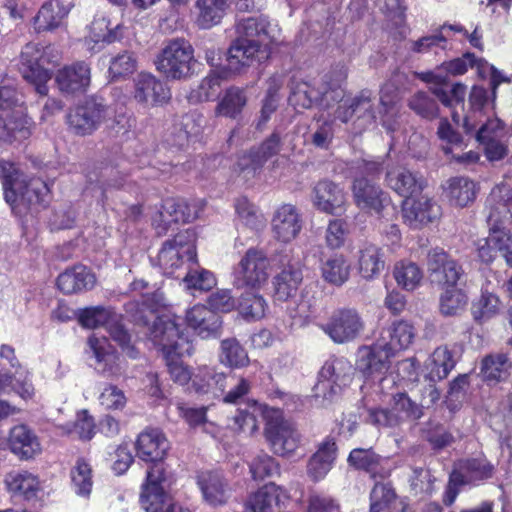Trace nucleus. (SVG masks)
<instances>
[{
    "instance_id": "obj_1",
    "label": "nucleus",
    "mask_w": 512,
    "mask_h": 512,
    "mask_svg": "<svg viewBox=\"0 0 512 512\" xmlns=\"http://www.w3.org/2000/svg\"><path fill=\"white\" fill-rule=\"evenodd\" d=\"M269 21L265 16L239 19L235 24L236 38L227 57V69L239 73L243 67L254 62L261 63L269 58L270 52L265 39L268 37Z\"/></svg>"
},
{
    "instance_id": "obj_2",
    "label": "nucleus",
    "mask_w": 512,
    "mask_h": 512,
    "mask_svg": "<svg viewBox=\"0 0 512 512\" xmlns=\"http://www.w3.org/2000/svg\"><path fill=\"white\" fill-rule=\"evenodd\" d=\"M226 382L225 389L221 395L223 402L236 405L245 404V407L238 408L233 416V428L253 434L258 430V416L264 414V408L255 400L245 402L252 389L251 380L229 371L227 372Z\"/></svg>"
},
{
    "instance_id": "obj_3",
    "label": "nucleus",
    "mask_w": 512,
    "mask_h": 512,
    "mask_svg": "<svg viewBox=\"0 0 512 512\" xmlns=\"http://www.w3.org/2000/svg\"><path fill=\"white\" fill-rule=\"evenodd\" d=\"M59 60L60 53L56 47L28 43L21 52L19 69L23 78L35 87L36 92L45 96L48 93L47 82L52 76L48 66H54Z\"/></svg>"
},
{
    "instance_id": "obj_4",
    "label": "nucleus",
    "mask_w": 512,
    "mask_h": 512,
    "mask_svg": "<svg viewBox=\"0 0 512 512\" xmlns=\"http://www.w3.org/2000/svg\"><path fill=\"white\" fill-rule=\"evenodd\" d=\"M3 189L5 201L17 214L37 213L49 203V187L40 178L24 181L7 175Z\"/></svg>"
},
{
    "instance_id": "obj_5",
    "label": "nucleus",
    "mask_w": 512,
    "mask_h": 512,
    "mask_svg": "<svg viewBox=\"0 0 512 512\" xmlns=\"http://www.w3.org/2000/svg\"><path fill=\"white\" fill-rule=\"evenodd\" d=\"M196 63L194 48L185 38L167 40L155 59L157 71L171 80L191 77Z\"/></svg>"
},
{
    "instance_id": "obj_6",
    "label": "nucleus",
    "mask_w": 512,
    "mask_h": 512,
    "mask_svg": "<svg viewBox=\"0 0 512 512\" xmlns=\"http://www.w3.org/2000/svg\"><path fill=\"white\" fill-rule=\"evenodd\" d=\"M177 320L174 315L161 314L144 331L148 339L161 350L164 358L191 355L194 351L192 342L180 328Z\"/></svg>"
},
{
    "instance_id": "obj_7",
    "label": "nucleus",
    "mask_w": 512,
    "mask_h": 512,
    "mask_svg": "<svg viewBox=\"0 0 512 512\" xmlns=\"http://www.w3.org/2000/svg\"><path fill=\"white\" fill-rule=\"evenodd\" d=\"M353 372L354 367L346 358L330 357L318 373V381L313 387V397L319 400L321 405L330 403L343 387L351 383Z\"/></svg>"
},
{
    "instance_id": "obj_8",
    "label": "nucleus",
    "mask_w": 512,
    "mask_h": 512,
    "mask_svg": "<svg viewBox=\"0 0 512 512\" xmlns=\"http://www.w3.org/2000/svg\"><path fill=\"white\" fill-rule=\"evenodd\" d=\"M423 415V404L412 400L406 392H398L392 395L390 407L369 409L367 421L377 427L398 428L421 419Z\"/></svg>"
},
{
    "instance_id": "obj_9",
    "label": "nucleus",
    "mask_w": 512,
    "mask_h": 512,
    "mask_svg": "<svg viewBox=\"0 0 512 512\" xmlns=\"http://www.w3.org/2000/svg\"><path fill=\"white\" fill-rule=\"evenodd\" d=\"M265 438L274 454L288 457L295 453L301 442V435L296 427L286 420L280 411H265Z\"/></svg>"
},
{
    "instance_id": "obj_10",
    "label": "nucleus",
    "mask_w": 512,
    "mask_h": 512,
    "mask_svg": "<svg viewBox=\"0 0 512 512\" xmlns=\"http://www.w3.org/2000/svg\"><path fill=\"white\" fill-rule=\"evenodd\" d=\"M195 241L194 231L186 229L163 243L157 260L165 275L173 276L185 261L196 262Z\"/></svg>"
},
{
    "instance_id": "obj_11",
    "label": "nucleus",
    "mask_w": 512,
    "mask_h": 512,
    "mask_svg": "<svg viewBox=\"0 0 512 512\" xmlns=\"http://www.w3.org/2000/svg\"><path fill=\"white\" fill-rule=\"evenodd\" d=\"M109 108L102 98L90 97L66 116L69 130L78 136L91 135L106 120Z\"/></svg>"
},
{
    "instance_id": "obj_12",
    "label": "nucleus",
    "mask_w": 512,
    "mask_h": 512,
    "mask_svg": "<svg viewBox=\"0 0 512 512\" xmlns=\"http://www.w3.org/2000/svg\"><path fill=\"white\" fill-rule=\"evenodd\" d=\"M269 266L263 251L249 248L233 269V285L238 289L260 288L268 280Z\"/></svg>"
},
{
    "instance_id": "obj_13",
    "label": "nucleus",
    "mask_w": 512,
    "mask_h": 512,
    "mask_svg": "<svg viewBox=\"0 0 512 512\" xmlns=\"http://www.w3.org/2000/svg\"><path fill=\"white\" fill-rule=\"evenodd\" d=\"M365 327L359 312L354 308L335 310L327 323L320 328L336 344H345L357 339Z\"/></svg>"
},
{
    "instance_id": "obj_14",
    "label": "nucleus",
    "mask_w": 512,
    "mask_h": 512,
    "mask_svg": "<svg viewBox=\"0 0 512 512\" xmlns=\"http://www.w3.org/2000/svg\"><path fill=\"white\" fill-rule=\"evenodd\" d=\"M201 210L197 203L190 204L183 198H167L152 218L158 236L166 235L172 224L194 221Z\"/></svg>"
},
{
    "instance_id": "obj_15",
    "label": "nucleus",
    "mask_w": 512,
    "mask_h": 512,
    "mask_svg": "<svg viewBox=\"0 0 512 512\" xmlns=\"http://www.w3.org/2000/svg\"><path fill=\"white\" fill-rule=\"evenodd\" d=\"M426 264L431 281L438 285L454 288L466 280L462 266L441 248L428 252Z\"/></svg>"
},
{
    "instance_id": "obj_16",
    "label": "nucleus",
    "mask_w": 512,
    "mask_h": 512,
    "mask_svg": "<svg viewBox=\"0 0 512 512\" xmlns=\"http://www.w3.org/2000/svg\"><path fill=\"white\" fill-rule=\"evenodd\" d=\"M168 476L166 467L157 465L147 471L146 482L142 485L140 503L146 512H164L172 502V498L166 492Z\"/></svg>"
},
{
    "instance_id": "obj_17",
    "label": "nucleus",
    "mask_w": 512,
    "mask_h": 512,
    "mask_svg": "<svg viewBox=\"0 0 512 512\" xmlns=\"http://www.w3.org/2000/svg\"><path fill=\"white\" fill-rule=\"evenodd\" d=\"M87 345V353L94 360L91 366L99 375L114 380L122 374L119 356L107 338L91 336Z\"/></svg>"
},
{
    "instance_id": "obj_18",
    "label": "nucleus",
    "mask_w": 512,
    "mask_h": 512,
    "mask_svg": "<svg viewBox=\"0 0 512 512\" xmlns=\"http://www.w3.org/2000/svg\"><path fill=\"white\" fill-rule=\"evenodd\" d=\"M356 206L362 210L375 213L382 217L383 211L390 206V198L372 180L364 176H356L351 186Z\"/></svg>"
},
{
    "instance_id": "obj_19",
    "label": "nucleus",
    "mask_w": 512,
    "mask_h": 512,
    "mask_svg": "<svg viewBox=\"0 0 512 512\" xmlns=\"http://www.w3.org/2000/svg\"><path fill=\"white\" fill-rule=\"evenodd\" d=\"M347 463L354 470L365 472L374 480H385L392 472L390 459L378 454L372 447L352 449Z\"/></svg>"
},
{
    "instance_id": "obj_20",
    "label": "nucleus",
    "mask_w": 512,
    "mask_h": 512,
    "mask_svg": "<svg viewBox=\"0 0 512 512\" xmlns=\"http://www.w3.org/2000/svg\"><path fill=\"white\" fill-rule=\"evenodd\" d=\"M336 117L343 123L349 122L353 117L360 121L363 127L369 126L376 120L374 110V96L372 91L361 90L354 97L345 100L336 110Z\"/></svg>"
},
{
    "instance_id": "obj_21",
    "label": "nucleus",
    "mask_w": 512,
    "mask_h": 512,
    "mask_svg": "<svg viewBox=\"0 0 512 512\" xmlns=\"http://www.w3.org/2000/svg\"><path fill=\"white\" fill-rule=\"evenodd\" d=\"M137 456L152 464L150 468L164 465V459L170 448L169 441L159 429H145L138 435L135 444Z\"/></svg>"
},
{
    "instance_id": "obj_22",
    "label": "nucleus",
    "mask_w": 512,
    "mask_h": 512,
    "mask_svg": "<svg viewBox=\"0 0 512 512\" xmlns=\"http://www.w3.org/2000/svg\"><path fill=\"white\" fill-rule=\"evenodd\" d=\"M163 305V293L155 291L150 294H142L139 299L127 302L124 305V310L134 325L144 328L146 331L153 320L160 316L159 309Z\"/></svg>"
},
{
    "instance_id": "obj_23",
    "label": "nucleus",
    "mask_w": 512,
    "mask_h": 512,
    "mask_svg": "<svg viewBox=\"0 0 512 512\" xmlns=\"http://www.w3.org/2000/svg\"><path fill=\"white\" fill-rule=\"evenodd\" d=\"M134 97L140 103L155 106L168 102L171 92L156 76L141 72L134 79Z\"/></svg>"
},
{
    "instance_id": "obj_24",
    "label": "nucleus",
    "mask_w": 512,
    "mask_h": 512,
    "mask_svg": "<svg viewBox=\"0 0 512 512\" xmlns=\"http://www.w3.org/2000/svg\"><path fill=\"white\" fill-rule=\"evenodd\" d=\"M421 79L432 84V94L446 107H452L454 103H463L466 95V85L455 83L449 86L447 75H444L441 66L435 71L422 73Z\"/></svg>"
},
{
    "instance_id": "obj_25",
    "label": "nucleus",
    "mask_w": 512,
    "mask_h": 512,
    "mask_svg": "<svg viewBox=\"0 0 512 512\" xmlns=\"http://www.w3.org/2000/svg\"><path fill=\"white\" fill-rule=\"evenodd\" d=\"M385 347V344L377 340L373 345L364 346L358 350L356 369L364 377L382 374L389 369L390 359L394 356Z\"/></svg>"
},
{
    "instance_id": "obj_26",
    "label": "nucleus",
    "mask_w": 512,
    "mask_h": 512,
    "mask_svg": "<svg viewBox=\"0 0 512 512\" xmlns=\"http://www.w3.org/2000/svg\"><path fill=\"white\" fill-rule=\"evenodd\" d=\"M440 206L432 199H405L402 204V216L411 228L419 229L439 218Z\"/></svg>"
},
{
    "instance_id": "obj_27",
    "label": "nucleus",
    "mask_w": 512,
    "mask_h": 512,
    "mask_svg": "<svg viewBox=\"0 0 512 512\" xmlns=\"http://www.w3.org/2000/svg\"><path fill=\"white\" fill-rule=\"evenodd\" d=\"M187 325L201 338H218L222 334L220 315L204 305H195L186 312Z\"/></svg>"
},
{
    "instance_id": "obj_28",
    "label": "nucleus",
    "mask_w": 512,
    "mask_h": 512,
    "mask_svg": "<svg viewBox=\"0 0 512 512\" xmlns=\"http://www.w3.org/2000/svg\"><path fill=\"white\" fill-rule=\"evenodd\" d=\"M8 446L21 460H30L41 453V444L35 432L25 424L10 429Z\"/></svg>"
},
{
    "instance_id": "obj_29",
    "label": "nucleus",
    "mask_w": 512,
    "mask_h": 512,
    "mask_svg": "<svg viewBox=\"0 0 512 512\" xmlns=\"http://www.w3.org/2000/svg\"><path fill=\"white\" fill-rule=\"evenodd\" d=\"M302 228V220L295 206L283 204L272 219V229L275 237L282 242L293 240Z\"/></svg>"
},
{
    "instance_id": "obj_30",
    "label": "nucleus",
    "mask_w": 512,
    "mask_h": 512,
    "mask_svg": "<svg viewBox=\"0 0 512 512\" xmlns=\"http://www.w3.org/2000/svg\"><path fill=\"white\" fill-rule=\"evenodd\" d=\"M314 205L321 211L334 214L341 209L346 202L344 189L330 180L317 182L313 189Z\"/></svg>"
},
{
    "instance_id": "obj_31",
    "label": "nucleus",
    "mask_w": 512,
    "mask_h": 512,
    "mask_svg": "<svg viewBox=\"0 0 512 512\" xmlns=\"http://www.w3.org/2000/svg\"><path fill=\"white\" fill-rule=\"evenodd\" d=\"M386 182L391 189L405 199H412L411 197L420 193L424 187L422 177L404 167H395L387 171Z\"/></svg>"
},
{
    "instance_id": "obj_32",
    "label": "nucleus",
    "mask_w": 512,
    "mask_h": 512,
    "mask_svg": "<svg viewBox=\"0 0 512 512\" xmlns=\"http://www.w3.org/2000/svg\"><path fill=\"white\" fill-rule=\"evenodd\" d=\"M487 221L506 223L512 219V188L506 184L495 186L487 199Z\"/></svg>"
},
{
    "instance_id": "obj_33",
    "label": "nucleus",
    "mask_w": 512,
    "mask_h": 512,
    "mask_svg": "<svg viewBox=\"0 0 512 512\" xmlns=\"http://www.w3.org/2000/svg\"><path fill=\"white\" fill-rule=\"evenodd\" d=\"M56 83L65 93L84 91L90 84V67L84 62L66 66L58 71Z\"/></svg>"
},
{
    "instance_id": "obj_34",
    "label": "nucleus",
    "mask_w": 512,
    "mask_h": 512,
    "mask_svg": "<svg viewBox=\"0 0 512 512\" xmlns=\"http://www.w3.org/2000/svg\"><path fill=\"white\" fill-rule=\"evenodd\" d=\"M336 452L337 446L332 439H326L319 444L307 463V474L313 481H319L328 474L336 459Z\"/></svg>"
},
{
    "instance_id": "obj_35",
    "label": "nucleus",
    "mask_w": 512,
    "mask_h": 512,
    "mask_svg": "<svg viewBox=\"0 0 512 512\" xmlns=\"http://www.w3.org/2000/svg\"><path fill=\"white\" fill-rule=\"evenodd\" d=\"M198 484L204 500L211 506L223 505L230 497V488L223 475L218 472L203 473Z\"/></svg>"
},
{
    "instance_id": "obj_36",
    "label": "nucleus",
    "mask_w": 512,
    "mask_h": 512,
    "mask_svg": "<svg viewBox=\"0 0 512 512\" xmlns=\"http://www.w3.org/2000/svg\"><path fill=\"white\" fill-rule=\"evenodd\" d=\"M303 280L302 264L300 261L289 262L275 277V297L286 301L295 296Z\"/></svg>"
},
{
    "instance_id": "obj_37",
    "label": "nucleus",
    "mask_w": 512,
    "mask_h": 512,
    "mask_svg": "<svg viewBox=\"0 0 512 512\" xmlns=\"http://www.w3.org/2000/svg\"><path fill=\"white\" fill-rule=\"evenodd\" d=\"M28 119L23 110H13L0 115V140L4 142L22 141L30 136Z\"/></svg>"
},
{
    "instance_id": "obj_38",
    "label": "nucleus",
    "mask_w": 512,
    "mask_h": 512,
    "mask_svg": "<svg viewBox=\"0 0 512 512\" xmlns=\"http://www.w3.org/2000/svg\"><path fill=\"white\" fill-rule=\"evenodd\" d=\"M414 336V327L407 321L400 320L383 329L378 340L385 344L387 351L395 356L398 351L408 348Z\"/></svg>"
},
{
    "instance_id": "obj_39",
    "label": "nucleus",
    "mask_w": 512,
    "mask_h": 512,
    "mask_svg": "<svg viewBox=\"0 0 512 512\" xmlns=\"http://www.w3.org/2000/svg\"><path fill=\"white\" fill-rule=\"evenodd\" d=\"M384 254L380 247L364 243L357 252V264L360 275L367 280L380 275L385 267Z\"/></svg>"
},
{
    "instance_id": "obj_40",
    "label": "nucleus",
    "mask_w": 512,
    "mask_h": 512,
    "mask_svg": "<svg viewBox=\"0 0 512 512\" xmlns=\"http://www.w3.org/2000/svg\"><path fill=\"white\" fill-rule=\"evenodd\" d=\"M512 361L505 353H491L481 361V374L488 384L505 382L511 375Z\"/></svg>"
},
{
    "instance_id": "obj_41",
    "label": "nucleus",
    "mask_w": 512,
    "mask_h": 512,
    "mask_svg": "<svg viewBox=\"0 0 512 512\" xmlns=\"http://www.w3.org/2000/svg\"><path fill=\"white\" fill-rule=\"evenodd\" d=\"M346 79V72L343 69L334 70L323 77L320 89V97L317 99V105L322 109H330L335 104L343 101L345 91L341 83Z\"/></svg>"
},
{
    "instance_id": "obj_42",
    "label": "nucleus",
    "mask_w": 512,
    "mask_h": 512,
    "mask_svg": "<svg viewBox=\"0 0 512 512\" xmlns=\"http://www.w3.org/2000/svg\"><path fill=\"white\" fill-rule=\"evenodd\" d=\"M94 284L95 276L85 266H75L61 273L57 278V286L65 294L92 289Z\"/></svg>"
},
{
    "instance_id": "obj_43",
    "label": "nucleus",
    "mask_w": 512,
    "mask_h": 512,
    "mask_svg": "<svg viewBox=\"0 0 512 512\" xmlns=\"http://www.w3.org/2000/svg\"><path fill=\"white\" fill-rule=\"evenodd\" d=\"M6 483L8 489L26 501H36L41 493L40 483L33 474L22 471L9 474Z\"/></svg>"
},
{
    "instance_id": "obj_44",
    "label": "nucleus",
    "mask_w": 512,
    "mask_h": 512,
    "mask_svg": "<svg viewBox=\"0 0 512 512\" xmlns=\"http://www.w3.org/2000/svg\"><path fill=\"white\" fill-rule=\"evenodd\" d=\"M69 9L59 0L45 2L34 17V26L38 32L57 28L68 15Z\"/></svg>"
},
{
    "instance_id": "obj_45",
    "label": "nucleus",
    "mask_w": 512,
    "mask_h": 512,
    "mask_svg": "<svg viewBox=\"0 0 512 512\" xmlns=\"http://www.w3.org/2000/svg\"><path fill=\"white\" fill-rule=\"evenodd\" d=\"M247 104V96L243 88L231 86L227 88L215 107V115L236 119Z\"/></svg>"
},
{
    "instance_id": "obj_46",
    "label": "nucleus",
    "mask_w": 512,
    "mask_h": 512,
    "mask_svg": "<svg viewBox=\"0 0 512 512\" xmlns=\"http://www.w3.org/2000/svg\"><path fill=\"white\" fill-rule=\"evenodd\" d=\"M197 25L202 29H209L220 23L229 6L228 0H197Z\"/></svg>"
},
{
    "instance_id": "obj_47",
    "label": "nucleus",
    "mask_w": 512,
    "mask_h": 512,
    "mask_svg": "<svg viewBox=\"0 0 512 512\" xmlns=\"http://www.w3.org/2000/svg\"><path fill=\"white\" fill-rule=\"evenodd\" d=\"M227 373L218 372L214 368L201 369L193 381L195 390L200 394H211L221 397L225 389Z\"/></svg>"
},
{
    "instance_id": "obj_48",
    "label": "nucleus",
    "mask_w": 512,
    "mask_h": 512,
    "mask_svg": "<svg viewBox=\"0 0 512 512\" xmlns=\"http://www.w3.org/2000/svg\"><path fill=\"white\" fill-rule=\"evenodd\" d=\"M219 361L232 369L246 367L250 362L248 352L235 337L220 342Z\"/></svg>"
},
{
    "instance_id": "obj_49",
    "label": "nucleus",
    "mask_w": 512,
    "mask_h": 512,
    "mask_svg": "<svg viewBox=\"0 0 512 512\" xmlns=\"http://www.w3.org/2000/svg\"><path fill=\"white\" fill-rule=\"evenodd\" d=\"M279 488L269 483L252 494L245 503V512H275L279 503Z\"/></svg>"
},
{
    "instance_id": "obj_50",
    "label": "nucleus",
    "mask_w": 512,
    "mask_h": 512,
    "mask_svg": "<svg viewBox=\"0 0 512 512\" xmlns=\"http://www.w3.org/2000/svg\"><path fill=\"white\" fill-rule=\"evenodd\" d=\"M369 512H390L399 503L391 482L376 481L370 492Z\"/></svg>"
},
{
    "instance_id": "obj_51",
    "label": "nucleus",
    "mask_w": 512,
    "mask_h": 512,
    "mask_svg": "<svg viewBox=\"0 0 512 512\" xmlns=\"http://www.w3.org/2000/svg\"><path fill=\"white\" fill-rule=\"evenodd\" d=\"M457 363L456 353L447 345L437 347L430 356V373L432 380H443Z\"/></svg>"
},
{
    "instance_id": "obj_52",
    "label": "nucleus",
    "mask_w": 512,
    "mask_h": 512,
    "mask_svg": "<svg viewBox=\"0 0 512 512\" xmlns=\"http://www.w3.org/2000/svg\"><path fill=\"white\" fill-rule=\"evenodd\" d=\"M469 109L463 119V129L466 134H472L477 128V114H481L488 103V92L482 86H473L469 98Z\"/></svg>"
},
{
    "instance_id": "obj_53",
    "label": "nucleus",
    "mask_w": 512,
    "mask_h": 512,
    "mask_svg": "<svg viewBox=\"0 0 512 512\" xmlns=\"http://www.w3.org/2000/svg\"><path fill=\"white\" fill-rule=\"evenodd\" d=\"M321 273L329 284L341 286L349 278L350 266L343 255L335 254L322 263Z\"/></svg>"
},
{
    "instance_id": "obj_54",
    "label": "nucleus",
    "mask_w": 512,
    "mask_h": 512,
    "mask_svg": "<svg viewBox=\"0 0 512 512\" xmlns=\"http://www.w3.org/2000/svg\"><path fill=\"white\" fill-rule=\"evenodd\" d=\"M468 304V296L459 288H445L439 297V312L445 317L460 315Z\"/></svg>"
},
{
    "instance_id": "obj_55",
    "label": "nucleus",
    "mask_w": 512,
    "mask_h": 512,
    "mask_svg": "<svg viewBox=\"0 0 512 512\" xmlns=\"http://www.w3.org/2000/svg\"><path fill=\"white\" fill-rule=\"evenodd\" d=\"M475 182L467 177H454L449 180L448 195L456 206L465 207L476 198Z\"/></svg>"
},
{
    "instance_id": "obj_56",
    "label": "nucleus",
    "mask_w": 512,
    "mask_h": 512,
    "mask_svg": "<svg viewBox=\"0 0 512 512\" xmlns=\"http://www.w3.org/2000/svg\"><path fill=\"white\" fill-rule=\"evenodd\" d=\"M267 302L262 295L247 291L239 300L237 309L239 314L248 321H255L263 318L267 310Z\"/></svg>"
},
{
    "instance_id": "obj_57",
    "label": "nucleus",
    "mask_w": 512,
    "mask_h": 512,
    "mask_svg": "<svg viewBox=\"0 0 512 512\" xmlns=\"http://www.w3.org/2000/svg\"><path fill=\"white\" fill-rule=\"evenodd\" d=\"M490 243L495 245L498 253L512 266V233L506 229L505 223L487 221Z\"/></svg>"
},
{
    "instance_id": "obj_58",
    "label": "nucleus",
    "mask_w": 512,
    "mask_h": 512,
    "mask_svg": "<svg viewBox=\"0 0 512 512\" xmlns=\"http://www.w3.org/2000/svg\"><path fill=\"white\" fill-rule=\"evenodd\" d=\"M320 89L311 86L308 82L296 81L291 85L289 103L295 108L309 109L317 105Z\"/></svg>"
},
{
    "instance_id": "obj_59",
    "label": "nucleus",
    "mask_w": 512,
    "mask_h": 512,
    "mask_svg": "<svg viewBox=\"0 0 512 512\" xmlns=\"http://www.w3.org/2000/svg\"><path fill=\"white\" fill-rule=\"evenodd\" d=\"M499 298L489 292H482L480 297L472 302L471 314L475 322L484 323L494 317L499 310Z\"/></svg>"
},
{
    "instance_id": "obj_60",
    "label": "nucleus",
    "mask_w": 512,
    "mask_h": 512,
    "mask_svg": "<svg viewBox=\"0 0 512 512\" xmlns=\"http://www.w3.org/2000/svg\"><path fill=\"white\" fill-rule=\"evenodd\" d=\"M70 475L76 494L83 497L89 496L93 486L90 465L83 458H79L71 469Z\"/></svg>"
},
{
    "instance_id": "obj_61",
    "label": "nucleus",
    "mask_w": 512,
    "mask_h": 512,
    "mask_svg": "<svg viewBox=\"0 0 512 512\" xmlns=\"http://www.w3.org/2000/svg\"><path fill=\"white\" fill-rule=\"evenodd\" d=\"M394 278L399 286L407 291L414 290L421 282V269L413 262L401 261L394 267Z\"/></svg>"
},
{
    "instance_id": "obj_62",
    "label": "nucleus",
    "mask_w": 512,
    "mask_h": 512,
    "mask_svg": "<svg viewBox=\"0 0 512 512\" xmlns=\"http://www.w3.org/2000/svg\"><path fill=\"white\" fill-rule=\"evenodd\" d=\"M110 337L118 343L122 350L131 358H136L138 351L131 344V335L121 322V316L117 313L114 314L108 326L106 327Z\"/></svg>"
},
{
    "instance_id": "obj_63",
    "label": "nucleus",
    "mask_w": 512,
    "mask_h": 512,
    "mask_svg": "<svg viewBox=\"0 0 512 512\" xmlns=\"http://www.w3.org/2000/svg\"><path fill=\"white\" fill-rule=\"evenodd\" d=\"M227 74L226 70L212 71L208 74L195 91L197 100L205 102L215 99L219 94L222 81L227 78Z\"/></svg>"
},
{
    "instance_id": "obj_64",
    "label": "nucleus",
    "mask_w": 512,
    "mask_h": 512,
    "mask_svg": "<svg viewBox=\"0 0 512 512\" xmlns=\"http://www.w3.org/2000/svg\"><path fill=\"white\" fill-rule=\"evenodd\" d=\"M115 313L111 309L100 306L89 307L80 311L78 319L85 328L95 329L101 326L106 328Z\"/></svg>"
}]
</instances>
